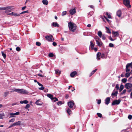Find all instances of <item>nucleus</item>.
<instances>
[{
    "mask_svg": "<svg viewBox=\"0 0 132 132\" xmlns=\"http://www.w3.org/2000/svg\"><path fill=\"white\" fill-rule=\"evenodd\" d=\"M68 26L69 30L72 32H75L76 30L77 26L75 23L73 22H69Z\"/></svg>",
    "mask_w": 132,
    "mask_h": 132,
    "instance_id": "1",
    "label": "nucleus"
},
{
    "mask_svg": "<svg viewBox=\"0 0 132 132\" xmlns=\"http://www.w3.org/2000/svg\"><path fill=\"white\" fill-rule=\"evenodd\" d=\"M14 91L16 92L19 93L27 94L28 93V92L23 89H13Z\"/></svg>",
    "mask_w": 132,
    "mask_h": 132,
    "instance_id": "2",
    "label": "nucleus"
},
{
    "mask_svg": "<svg viewBox=\"0 0 132 132\" xmlns=\"http://www.w3.org/2000/svg\"><path fill=\"white\" fill-rule=\"evenodd\" d=\"M123 4L128 8H130L131 6L130 5L129 0H123Z\"/></svg>",
    "mask_w": 132,
    "mask_h": 132,
    "instance_id": "3",
    "label": "nucleus"
},
{
    "mask_svg": "<svg viewBox=\"0 0 132 132\" xmlns=\"http://www.w3.org/2000/svg\"><path fill=\"white\" fill-rule=\"evenodd\" d=\"M12 6H6L3 7V10H5V12H11V8Z\"/></svg>",
    "mask_w": 132,
    "mask_h": 132,
    "instance_id": "4",
    "label": "nucleus"
},
{
    "mask_svg": "<svg viewBox=\"0 0 132 132\" xmlns=\"http://www.w3.org/2000/svg\"><path fill=\"white\" fill-rule=\"evenodd\" d=\"M46 39L49 42H52L54 40V38L52 35H51L49 36H47L45 37Z\"/></svg>",
    "mask_w": 132,
    "mask_h": 132,
    "instance_id": "5",
    "label": "nucleus"
},
{
    "mask_svg": "<svg viewBox=\"0 0 132 132\" xmlns=\"http://www.w3.org/2000/svg\"><path fill=\"white\" fill-rule=\"evenodd\" d=\"M125 86L127 89L132 88V84L129 83H127L125 85Z\"/></svg>",
    "mask_w": 132,
    "mask_h": 132,
    "instance_id": "6",
    "label": "nucleus"
},
{
    "mask_svg": "<svg viewBox=\"0 0 132 132\" xmlns=\"http://www.w3.org/2000/svg\"><path fill=\"white\" fill-rule=\"evenodd\" d=\"M20 114L19 112H17L14 113H9V115L10 116V118H13L15 117L16 115H19Z\"/></svg>",
    "mask_w": 132,
    "mask_h": 132,
    "instance_id": "7",
    "label": "nucleus"
},
{
    "mask_svg": "<svg viewBox=\"0 0 132 132\" xmlns=\"http://www.w3.org/2000/svg\"><path fill=\"white\" fill-rule=\"evenodd\" d=\"M120 102L121 100L120 99L115 100L112 103V105H114L116 104L118 105L120 103Z\"/></svg>",
    "mask_w": 132,
    "mask_h": 132,
    "instance_id": "8",
    "label": "nucleus"
},
{
    "mask_svg": "<svg viewBox=\"0 0 132 132\" xmlns=\"http://www.w3.org/2000/svg\"><path fill=\"white\" fill-rule=\"evenodd\" d=\"M68 106L71 108H72L74 105V103L73 102L70 101L68 102Z\"/></svg>",
    "mask_w": 132,
    "mask_h": 132,
    "instance_id": "9",
    "label": "nucleus"
},
{
    "mask_svg": "<svg viewBox=\"0 0 132 132\" xmlns=\"http://www.w3.org/2000/svg\"><path fill=\"white\" fill-rule=\"evenodd\" d=\"M71 15H73L76 12V10L75 9H71L69 11Z\"/></svg>",
    "mask_w": 132,
    "mask_h": 132,
    "instance_id": "10",
    "label": "nucleus"
},
{
    "mask_svg": "<svg viewBox=\"0 0 132 132\" xmlns=\"http://www.w3.org/2000/svg\"><path fill=\"white\" fill-rule=\"evenodd\" d=\"M110 98L109 97H107L105 99V104L108 105L110 101Z\"/></svg>",
    "mask_w": 132,
    "mask_h": 132,
    "instance_id": "11",
    "label": "nucleus"
},
{
    "mask_svg": "<svg viewBox=\"0 0 132 132\" xmlns=\"http://www.w3.org/2000/svg\"><path fill=\"white\" fill-rule=\"evenodd\" d=\"M14 126H20L22 125L21 122L20 121H18L13 123Z\"/></svg>",
    "mask_w": 132,
    "mask_h": 132,
    "instance_id": "12",
    "label": "nucleus"
},
{
    "mask_svg": "<svg viewBox=\"0 0 132 132\" xmlns=\"http://www.w3.org/2000/svg\"><path fill=\"white\" fill-rule=\"evenodd\" d=\"M100 40H96V42L98 45L100 47L102 45L103 43L101 42H100Z\"/></svg>",
    "mask_w": 132,
    "mask_h": 132,
    "instance_id": "13",
    "label": "nucleus"
},
{
    "mask_svg": "<svg viewBox=\"0 0 132 132\" xmlns=\"http://www.w3.org/2000/svg\"><path fill=\"white\" fill-rule=\"evenodd\" d=\"M77 72L76 71H73L71 73L70 75L71 77H74L75 76V75L77 74Z\"/></svg>",
    "mask_w": 132,
    "mask_h": 132,
    "instance_id": "14",
    "label": "nucleus"
},
{
    "mask_svg": "<svg viewBox=\"0 0 132 132\" xmlns=\"http://www.w3.org/2000/svg\"><path fill=\"white\" fill-rule=\"evenodd\" d=\"M112 33L114 36V37L118 36L119 35V34L117 32H114V31H112Z\"/></svg>",
    "mask_w": 132,
    "mask_h": 132,
    "instance_id": "15",
    "label": "nucleus"
},
{
    "mask_svg": "<svg viewBox=\"0 0 132 132\" xmlns=\"http://www.w3.org/2000/svg\"><path fill=\"white\" fill-rule=\"evenodd\" d=\"M9 92L7 90L5 92H4V94L3 97L4 98L6 97L9 94Z\"/></svg>",
    "mask_w": 132,
    "mask_h": 132,
    "instance_id": "16",
    "label": "nucleus"
},
{
    "mask_svg": "<svg viewBox=\"0 0 132 132\" xmlns=\"http://www.w3.org/2000/svg\"><path fill=\"white\" fill-rule=\"evenodd\" d=\"M20 103L21 104L24 103L25 104H27L28 103V101L27 100H25L24 101H21L20 102Z\"/></svg>",
    "mask_w": 132,
    "mask_h": 132,
    "instance_id": "17",
    "label": "nucleus"
},
{
    "mask_svg": "<svg viewBox=\"0 0 132 132\" xmlns=\"http://www.w3.org/2000/svg\"><path fill=\"white\" fill-rule=\"evenodd\" d=\"M101 55V53L100 52H98L97 54V60L100 59V57Z\"/></svg>",
    "mask_w": 132,
    "mask_h": 132,
    "instance_id": "18",
    "label": "nucleus"
},
{
    "mask_svg": "<svg viewBox=\"0 0 132 132\" xmlns=\"http://www.w3.org/2000/svg\"><path fill=\"white\" fill-rule=\"evenodd\" d=\"M47 96L48 97L50 98L52 100H53L54 99V98L53 97V95L51 94H47Z\"/></svg>",
    "mask_w": 132,
    "mask_h": 132,
    "instance_id": "19",
    "label": "nucleus"
},
{
    "mask_svg": "<svg viewBox=\"0 0 132 132\" xmlns=\"http://www.w3.org/2000/svg\"><path fill=\"white\" fill-rule=\"evenodd\" d=\"M121 12L120 10H118L117 12V15L119 17L121 16Z\"/></svg>",
    "mask_w": 132,
    "mask_h": 132,
    "instance_id": "20",
    "label": "nucleus"
},
{
    "mask_svg": "<svg viewBox=\"0 0 132 132\" xmlns=\"http://www.w3.org/2000/svg\"><path fill=\"white\" fill-rule=\"evenodd\" d=\"M52 25L53 26L55 27H59V24L57 22H54L52 23Z\"/></svg>",
    "mask_w": 132,
    "mask_h": 132,
    "instance_id": "21",
    "label": "nucleus"
},
{
    "mask_svg": "<svg viewBox=\"0 0 132 132\" xmlns=\"http://www.w3.org/2000/svg\"><path fill=\"white\" fill-rule=\"evenodd\" d=\"M55 73L56 74L60 75L61 73V71L59 70H55Z\"/></svg>",
    "mask_w": 132,
    "mask_h": 132,
    "instance_id": "22",
    "label": "nucleus"
},
{
    "mask_svg": "<svg viewBox=\"0 0 132 132\" xmlns=\"http://www.w3.org/2000/svg\"><path fill=\"white\" fill-rule=\"evenodd\" d=\"M42 2L44 5H47L48 4V1L47 0H43Z\"/></svg>",
    "mask_w": 132,
    "mask_h": 132,
    "instance_id": "23",
    "label": "nucleus"
},
{
    "mask_svg": "<svg viewBox=\"0 0 132 132\" xmlns=\"http://www.w3.org/2000/svg\"><path fill=\"white\" fill-rule=\"evenodd\" d=\"M105 28L106 29V32L109 34H110L111 32L109 28L107 27H105Z\"/></svg>",
    "mask_w": 132,
    "mask_h": 132,
    "instance_id": "24",
    "label": "nucleus"
},
{
    "mask_svg": "<svg viewBox=\"0 0 132 132\" xmlns=\"http://www.w3.org/2000/svg\"><path fill=\"white\" fill-rule=\"evenodd\" d=\"M12 15L15 16H19L20 14H18L14 12H12Z\"/></svg>",
    "mask_w": 132,
    "mask_h": 132,
    "instance_id": "25",
    "label": "nucleus"
},
{
    "mask_svg": "<svg viewBox=\"0 0 132 132\" xmlns=\"http://www.w3.org/2000/svg\"><path fill=\"white\" fill-rule=\"evenodd\" d=\"M124 86L123 85L121 84V85L120 88H119V91L120 92H121L123 89Z\"/></svg>",
    "mask_w": 132,
    "mask_h": 132,
    "instance_id": "26",
    "label": "nucleus"
},
{
    "mask_svg": "<svg viewBox=\"0 0 132 132\" xmlns=\"http://www.w3.org/2000/svg\"><path fill=\"white\" fill-rule=\"evenodd\" d=\"M117 94H118V91H116V92H113L112 93V96H116L117 95Z\"/></svg>",
    "mask_w": 132,
    "mask_h": 132,
    "instance_id": "27",
    "label": "nucleus"
},
{
    "mask_svg": "<svg viewBox=\"0 0 132 132\" xmlns=\"http://www.w3.org/2000/svg\"><path fill=\"white\" fill-rule=\"evenodd\" d=\"M98 35L100 38L102 37V33L101 31H99L98 32Z\"/></svg>",
    "mask_w": 132,
    "mask_h": 132,
    "instance_id": "28",
    "label": "nucleus"
},
{
    "mask_svg": "<svg viewBox=\"0 0 132 132\" xmlns=\"http://www.w3.org/2000/svg\"><path fill=\"white\" fill-rule=\"evenodd\" d=\"M1 53L2 56L5 59L6 57V54H5L3 51L1 52Z\"/></svg>",
    "mask_w": 132,
    "mask_h": 132,
    "instance_id": "29",
    "label": "nucleus"
},
{
    "mask_svg": "<svg viewBox=\"0 0 132 132\" xmlns=\"http://www.w3.org/2000/svg\"><path fill=\"white\" fill-rule=\"evenodd\" d=\"M15 121V118H12L11 120H9V122H14Z\"/></svg>",
    "mask_w": 132,
    "mask_h": 132,
    "instance_id": "30",
    "label": "nucleus"
},
{
    "mask_svg": "<svg viewBox=\"0 0 132 132\" xmlns=\"http://www.w3.org/2000/svg\"><path fill=\"white\" fill-rule=\"evenodd\" d=\"M67 112L70 115L71 113V111L68 108L67 110Z\"/></svg>",
    "mask_w": 132,
    "mask_h": 132,
    "instance_id": "31",
    "label": "nucleus"
},
{
    "mask_svg": "<svg viewBox=\"0 0 132 132\" xmlns=\"http://www.w3.org/2000/svg\"><path fill=\"white\" fill-rule=\"evenodd\" d=\"M129 67H127V65H126V71L127 72H129L130 70V69L128 68Z\"/></svg>",
    "mask_w": 132,
    "mask_h": 132,
    "instance_id": "32",
    "label": "nucleus"
},
{
    "mask_svg": "<svg viewBox=\"0 0 132 132\" xmlns=\"http://www.w3.org/2000/svg\"><path fill=\"white\" fill-rule=\"evenodd\" d=\"M122 81L123 83H125L127 81V79L126 78H123L121 80Z\"/></svg>",
    "mask_w": 132,
    "mask_h": 132,
    "instance_id": "33",
    "label": "nucleus"
},
{
    "mask_svg": "<svg viewBox=\"0 0 132 132\" xmlns=\"http://www.w3.org/2000/svg\"><path fill=\"white\" fill-rule=\"evenodd\" d=\"M39 100H38L36 102V104L37 105H42V104L40 103H39Z\"/></svg>",
    "mask_w": 132,
    "mask_h": 132,
    "instance_id": "34",
    "label": "nucleus"
},
{
    "mask_svg": "<svg viewBox=\"0 0 132 132\" xmlns=\"http://www.w3.org/2000/svg\"><path fill=\"white\" fill-rule=\"evenodd\" d=\"M127 65V67H130L131 68H132V63H128L126 65Z\"/></svg>",
    "mask_w": 132,
    "mask_h": 132,
    "instance_id": "35",
    "label": "nucleus"
},
{
    "mask_svg": "<svg viewBox=\"0 0 132 132\" xmlns=\"http://www.w3.org/2000/svg\"><path fill=\"white\" fill-rule=\"evenodd\" d=\"M125 77H128L130 75V73L129 72H128L125 74Z\"/></svg>",
    "mask_w": 132,
    "mask_h": 132,
    "instance_id": "36",
    "label": "nucleus"
},
{
    "mask_svg": "<svg viewBox=\"0 0 132 132\" xmlns=\"http://www.w3.org/2000/svg\"><path fill=\"white\" fill-rule=\"evenodd\" d=\"M106 14L108 16V18H111V16L110 14H109L108 12H106Z\"/></svg>",
    "mask_w": 132,
    "mask_h": 132,
    "instance_id": "37",
    "label": "nucleus"
},
{
    "mask_svg": "<svg viewBox=\"0 0 132 132\" xmlns=\"http://www.w3.org/2000/svg\"><path fill=\"white\" fill-rule=\"evenodd\" d=\"M67 13V12L66 11H63L62 14V16H63L65 15Z\"/></svg>",
    "mask_w": 132,
    "mask_h": 132,
    "instance_id": "38",
    "label": "nucleus"
},
{
    "mask_svg": "<svg viewBox=\"0 0 132 132\" xmlns=\"http://www.w3.org/2000/svg\"><path fill=\"white\" fill-rule=\"evenodd\" d=\"M5 116V114L4 113L2 114H0V119H2L3 117Z\"/></svg>",
    "mask_w": 132,
    "mask_h": 132,
    "instance_id": "39",
    "label": "nucleus"
},
{
    "mask_svg": "<svg viewBox=\"0 0 132 132\" xmlns=\"http://www.w3.org/2000/svg\"><path fill=\"white\" fill-rule=\"evenodd\" d=\"M30 107V106L29 104H27L25 107V108L26 109H27L29 108Z\"/></svg>",
    "mask_w": 132,
    "mask_h": 132,
    "instance_id": "40",
    "label": "nucleus"
},
{
    "mask_svg": "<svg viewBox=\"0 0 132 132\" xmlns=\"http://www.w3.org/2000/svg\"><path fill=\"white\" fill-rule=\"evenodd\" d=\"M48 56L50 57H52L54 55L52 53H50L48 55Z\"/></svg>",
    "mask_w": 132,
    "mask_h": 132,
    "instance_id": "41",
    "label": "nucleus"
},
{
    "mask_svg": "<svg viewBox=\"0 0 132 132\" xmlns=\"http://www.w3.org/2000/svg\"><path fill=\"white\" fill-rule=\"evenodd\" d=\"M90 46L91 47L93 48V47H94V44L91 41L90 42Z\"/></svg>",
    "mask_w": 132,
    "mask_h": 132,
    "instance_id": "42",
    "label": "nucleus"
},
{
    "mask_svg": "<svg viewBox=\"0 0 132 132\" xmlns=\"http://www.w3.org/2000/svg\"><path fill=\"white\" fill-rule=\"evenodd\" d=\"M97 114L99 117L101 118L102 117V115L100 113H97Z\"/></svg>",
    "mask_w": 132,
    "mask_h": 132,
    "instance_id": "43",
    "label": "nucleus"
},
{
    "mask_svg": "<svg viewBox=\"0 0 132 132\" xmlns=\"http://www.w3.org/2000/svg\"><path fill=\"white\" fill-rule=\"evenodd\" d=\"M126 91V89H124L123 91L121 93V94H125Z\"/></svg>",
    "mask_w": 132,
    "mask_h": 132,
    "instance_id": "44",
    "label": "nucleus"
},
{
    "mask_svg": "<svg viewBox=\"0 0 132 132\" xmlns=\"http://www.w3.org/2000/svg\"><path fill=\"white\" fill-rule=\"evenodd\" d=\"M41 44L39 42H37L36 43V45L37 46H40Z\"/></svg>",
    "mask_w": 132,
    "mask_h": 132,
    "instance_id": "45",
    "label": "nucleus"
},
{
    "mask_svg": "<svg viewBox=\"0 0 132 132\" xmlns=\"http://www.w3.org/2000/svg\"><path fill=\"white\" fill-rule=\"evenodd\" d=\"M17 51H19L20 50V48L19 47H17L16 49Z\"/></svg>",
    "mask_w": 132,
    "mask_h": 132,
    "instance_id": "46",
    "label": "nucleus"
},
{
    "mask_svg": "<svg viewBox=\"0 0 132 132\" xmlns=\"http://www.w3.org/2000/svg\"><path fill=\"white\" fill-rule=\"evenodd\" d=\"M128 118L129 119H131L132 118V116L131 115H129L128 116Z\"/></svg>",
    "mask_w": 132,
    "mask_h": 132,
    "instance_id": "47",
    "label": "nucleus"
},
{
    "mask_svg": "<svg viewBox=\"0 0 132 132\" xmlns=\"http://www.w3.org/2000/svg\"><path fill=\"white\" fill-rule=\"evenodd\" d=\"M97 69H96L93 70L92 72V74H93L97 70Z\"/></svg>",
    "mask_w": 132,
    "mask_h": 132,
    "instance_id": "48",
    "label": "nucleus"
},
{
    "mask_svg": "<svg viewBox=\"0 0 132 132\" xmlns=\"http://www.w3.org/2000/svg\"><path fill=\"white\" fill-rule=\"evenodd\" d=\"M109 46L111 47H113L114 45L113 44L111 43H110L109 44Z\"/></svg>",
    "mask_w": 132,
    "mask_h": 132,
    "instance_id": "49",
    "label": "nucleus"
},
{
    "mask_svg": "<svg viewBox=\"0 0 132 132\" xmlns=\"http://www.w3.org/2000/svg\"><path fill=\"white\" fill-rule=\"evenodd\" d=\"M96 40H100V39L99 38V37L97 36H96V37H95V38Z\"/></svg>",
    "mask_w": 132,
    "mask_h": 132,
    "instance_id": "50",
    "label": "nucleus"
},
{
    "mask_svg": "<svg viewBox=\"0 0 132 132\" xmlns=\"http://www.w3.org/2000/svg\"><path fill=\"white\" fill-rule=\"evenodd\" d=\"M28 12V11H23V12H22L21 13H20L19 14L20 15V14H22L25 13H27Z\"/></svg>",
    "mask_w": 132,
    "mask_h": 132,
    "instance_id": "51",
    "label": "nucleus"
},
{
    "mask_svg": "<svg viewBox=\"0 0 132 132\" xmlns=\"http://www.w3.org/2000/svg\"><path fill=\"white\" fill-rule=\"evenodd\" d=\"M116 88L117 89V90L119 89V85L118 84H117L116 85Z\"/></svg>",
    "mask_w": 132,
    "mask_h": 132,
    "instance_id": "52",
    "label": "nucleus"
},
{
    "mask_svg": "<svg viewBox=\"0 0 132 132\" xmlns=\"http://www.w3.org/2000/svg\"><path fill=\"white\" fill-rule=\"evenodd\" d=\"M102 39H103V40H105V39H106V37H105V36L104 35H103L102 36Z\"/></svg>",
    "mask_w": 132,
    "mask_h": 132,
    "instance_id": "53",
    "label": "nucleus"
},
{
    "mask_svg": "<svg viewBox=\"0 0 132 132\" xmlns=\"http://www.w3.org/2000/svg\"><path fill=\"white\" fill-rule=\"evenodd\" d=\"M101 100L100 99L98 100L97 104H99L101 103Z\"/></svg>",
    "mask_w": 132,
    "mask_h": 132,
    "instance_id": "54",
    "label": "nucleus"
},
{
    "mask_svg": "<svg viewBox=\"0 0 132 132\" xmlns=\"http://www.w3.org/2000/svg\"><path fill=\"white\" fill-rule=\"evenodd\" d=\"M13 126H14V123H13L11 125L9 126V128H10Z\"/></svg>",
    "mask_w": 132,
    "mask_h": 132,
    "instance_id": "55",
    "label": "nucleus"
},
{
    "mask_svg": "<svg viewBox=\"0 0 132 132\" xmlns=\"http://www.w3.org/2000/svg\"><path fill=\"white\" fill-rule=\"evenodd\" d=\"M37 83L39 85V86H42V87H43V85H42L39 82H37Z\"/></svg>",
    "mask_w": 132,
    "mask_h": 132,
    "instance_id": "56",
    "label": "nucleus"
},
{
    "mask_svg": "<svg viewBox=\"0 0 132 132\" xmlns=\"http://www.w3.org/2000/svg\"><path fill=\"white\" fill-rule=\"evenodd\" d=\"M44 88V87L43 86L39 88V89L40 90H43Z\"/></svg>",
    "mask_w": 132,
    "mask_h": 132,
    "instance_id": "57",
    "label": "nucleus"
},
{
    "mask_svg": "<svg viewBox=\"0 0 132 132\" xmlns=\"http://www.w3.org/2000/svg\"><path fill=\"white\" fill-rule=\"evenodd\" d=\"M57 104L59 105L60 104H62V102L61 101H59L57 102Z\"/></svg>",
    "mask_w": 132,
    "mask_h": 132,
    "instance_id": "58",
    "label": "nucleus"
},
{
    "mask_svg": "<svg viewBox=\"0 0 132 132\" xmlns=\"http://www.w3.org/2000/svg\"><path fill=\"white\" fill-rule=\"evenodd\" d=\"M54 99H55V100H54V102H55L56 101H58V99L56 97H55L54 98Z\"/></svg>",
    "mask_w": 132,
    "mask_h": 132,
    "instance_id": "59",
    "label": "nucleus"
},
{
    "mask_svg": "<svg viewBox=\"0 0 132 132\" xmlns=\"http://www.w3.org/2000/svg\"><path fill=\"white\" fill-rule=\"evenodd\" d=\"M104 56V54H101V58H103Z\"/></svg>",
    "mask_w": 132,
    "mask_h": 132,
    "instance_id": "60",
    "label": "nucleus"
},
{
    "mask_svg": "<svg viewBox=\"0 0 132 132\" xmlns=\"http://www.w3.org/2000/svg\"><path fill=\"white\" fill-rule=\"evenodd\" d=\"M89 7L90 8H94V5H90L89 6Z\"/></svg>",
    "mask_w": 132,
    "mask_h": 132,
    "instance_id": "61",
    "label": "nucleus"
},
{
    "mask_svg": "<svg viewBox=\"0 0 132 132\" xmlns=\"http://www.w3.org/2000/svg\"><path fill=\"white\" fill-rule=\"evenodd\" d=\"M53 45L54 46H55L57 45V44L55 42H53Z\"/></svg>",
    "mask_w": 132,
    "mask_h": 132,
    "instance_id": "62",
    "label": "nucleus"
},
{
    "mask_svg": "<svg viewBox=\"0 0 132 132\" xmlns=\"http://www.w3.org/2000/svg\"><path fill=\"white\" fill-rule=\"evenodd\" d=\"M38 75L40 76V77H44V76L43 75H40V74H38Z\"/></svg>",
    "mask_w": 132,
    "mask_h": 132,
    "instance_id": "63",
    "label": "nucleus"
},
{
    "mask_svg": "<svg viewBox=\"0 0 132 132\" xmlns=\"http://www.w3.org/2000/svg\"><path fill=\"white\" fill-rule=\"evenodd\" d=\"M109 39L111 41H114V39H112L111 37H109Z\"/></svg>",
    "mask_w": 132,
    "mask_h": 132,
    "instance_id": "64",
    "label": "nucleus"
}]
</instances>
